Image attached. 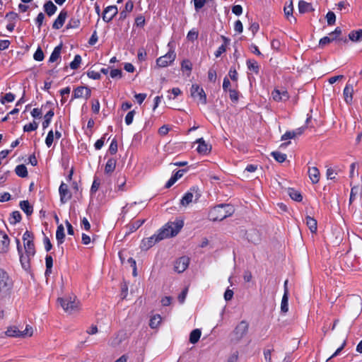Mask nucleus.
Instances as JSON below:
<instances>
[{"mask_svg":"<svg viewBox=\"0 0 362 362\" xmlns=\"http://www.w3.org/2000/svg\"><path fill=\"white\" fill-rule=\"evenodd\" d=\"M184 226L182 220L176 219L167 223L158 232V239H166L175 236Z\"/></svg>","mask_w":362,"mask_h":362,"instance_id":"f257e3e1","label":"nucleus"},{"mask_svg":"<svg viewBox=\"0 0 362 362\" xmlns=\"http://www.w3.org/2000/svg\"><path fill=\"white\" fill-rule=\"evenodd\" d=\"M233 212V207L227 204L218 205L209 212V218L212 221H222Z\"/></svg>","mask_w":362,"mask_h":362,"instance_id":"f03ea898","label":"nucleus"},{"mask_svg":"<svg viewBox=\"0 0 362 362\" xmlns=\"http://www.w3.org/2000/svg\"><path fill=\"white\" fill-rule=\"evenodd\" d=\"M58 301L60 303L64 310L69 314L76 313L81 309V303L75 296L59 298Z\"/></svg>","mask_w":362,"mask_h":362,"instance_id":"7ed1b4c3","label":"nucleus"},{"mask_svg":"<svg viewBox=\"0 0 362 362\" xmlns=\"http://www.w3.org/2000/svg\"><path fill=\"white\" fill-rule=\"evenodd\" d=\"M34 332L33 327L27 325L23 330L17 327H11L7 329L6 334L11 337L28 338L33 336Z\"/></svg>","mask_w":362,"mask_h":362,"instance_id":"20e7f679","label":"nucleus"},{"mask_svg":"<svg viewBox=\"0 0 362 362\" xmlns=\"http://www.w3.org/2000/svg\"><path fill=\"white\" fill-rule=\"evenodd\" d=\"M190 95L194 100L199 105L206 104V95L202 88L197 84H193L190 88Z\"/></svg>","mask_w":362,"mask_h":362,"instance_id":"39448f33","label":"nucleus"},{"mask_svg":"<svg viewBox=\"0 0 362 362\" xmlns=\"http://www.w3.org/2000/svg\"><path fill=\"white\" fill-rule=\"evenodd\" d=\"M248 327V323L246 321H241L238 323L232 334L233 340L240 341L243 339L247 333Z\"/></svg>","mask_w":362,"mask_h":362,"instance_id":"423d86ee","label":"nucleus"},{"mask_svg":"<svg viewBox=\"0 0 362 362\" xmlns=\"http://www.w3.org/2000/svg\"><path fill=\"white\" fill-rule=\"evenodd\" d=\"M176 58V53L174 50H170L166 54L160 57L156 60V65L163 68L170 65Z\"/></svg>","mask_w":362,"mask_h":362,"instance_id":"0eeeda50","label":"nucleus"},{"mask_svg":"<svg viewBox=\"0 0 362 362\" xmlns=\"http://www.w3.org/2000/svg\"><path fill=\"white\" fill-rule=\"evenodd\" d=\"M23 240L24 245L25 252L28 255H35V250L33 240L32 234L29 231H25L23 235Z\"/></svg>","mask_w":362,"mask_h":362,"instance_id":"6e6552de","label":"nucleus"},{"mask_svg":"<svg viewBox=\"0 0 362 362\" xmlns=\"http://www.w3.org/2000/svg\"><path fill=\"white\" fill-rule=\"evenodd\" d=\"M12 286V281L8 274L3 269H0V291L6 292L8 291Z\"/></svg>","mask_w":362,"mask_h":362,"instance_id":"1a4fd4ad","label":"nucleus"},{"mask_svg":"<svg viewBox=\"0 0 362 362\" xmlns=\"http://www.w3.org/2000/svg\"><path fill=\"white\" fill-rule=\"evenodd\" d=\"M91 90L89 88L86 86H79L74 89L73 92L74 98H85L87 100L90 97Z\"/></svg>","mask_w":362,"mask_h":362,"instance_id":"9d476101","label":"nucleus"},{"mask_svg":"<svg viewBox=\"0 0 362 362\" xmlns=\"http://www.w3.org/2000/svg\"><path fill=\"white\" fill-rule=\"evenodd\" d=\"M189 264V259L187 257H182L175 261L174 269L178 273H182L187 269Z\"/></svg>","mask_w":362,"mask_h":362,"instance_id":"9b49d317","label":"nucleus"},{"mask_svg":"<svg viewBox=\"0 0 362 362\" xmlns=\"http://www.w3.org/2000/svg\"><path fill=\"white\" fill-rule=\"evenodd\" d=\"M118 9L116 6H109L105 8L103 19L105 22H110L117 13Z\"/></svg>","mask_w":362,"mask_h":362,"instance_id":"f8f14e48","label":"nucleus"},{"mask_svg":"<svg viewBox=\"0 0 362 362\" xmlns=\"http://www.w3.org/2000/svg\"><path fill=\"white\" fill-rule=\"evenodd\" d=\"M59 192L60 194V201L62 204L66 203L71 199V194L69 190V187L66 184L62 182L59 187Z\"/></svg>","mask_w":362,"mask_h":362,"instance_id":"ddd939ff","label":"nucleus"},{"mask_svg":"<svg viewBox=\"0 0 362 362\" xmlns=\"http://www.w3.org/2000/svg\"><path fill=\"white\" fill-rule=\"evenodd\" d=\"M10 240L8 235L0 231V254L6 253L9 250Z\"/></svg>","mask_w":362,"mask_h":362,"instance_id":"4468645a","label":"nucleus"},{"mask_svg":"<svg viewBox=\"0 0 362 362\" xmlns=\"http://www.w3.org/2000/svg\"><path fill=\"white\" fill-rule=\"evenodd\" d=\"M125 339V334L118 332L113 335L108 341V344L111 347H117Z\"/></svg>","mask_w":362,"mask_h":362,"instance_id":"2eb2a0df","label":"nucleus"},{"mask_svg":"<svg viewBox=\"0 0 362 362\" xmlns=\"http://www.w3.org/2000/svg\"><path fill=\"white\" fill-rule=\"evenodd\" d=\"M198 199V194L196 193L194 195L193 192H187L182 199L180 200V205L182 206L186 207L189 204L192 203L194 201H197Z\"/></svg>","mask_w":362,"mask_h":362,"instance_id":"dca6fc26","label":"nucleus"},{"mask_svg":"<svg viewBox=\"0 0 362 362\" xmlns=\"http://www.w3.org/2000/svg\"><path fill=\"white\" fill-rule=\"evenodd\" d=\"M272 98L275 101H286L289 96L288 92L285 90L275 89L272 93Z\"/></svg>","mask_w":362,"mask_h":362,"instance_id":"f3484780","label":"nucleus"},{"mask_svg":"<svg viewBox=\"0 0 362 362\" xmlns=\"http://www.w3.org/2000/svg\"><path fill=\"white\" fill-rule=\"evenodd\" d=\"M341 33V30L337 28L333 33H331L329 36H326L322 37L320 40V45L325 46L327 44L332 42L334 39H336Z\"/></svg>","mask_w":362,"mask_h":362,"instance_id":"a211bd4d","label":"nucleus"},{"mask_svg":"<svg viewBox=\"0 0 362 362\" xmlns=\"http://www.w3.org/2000/svg\"><path fill=\"white\" fill-rule=\"evenodd\" d=\"M288 281L284 282L285 291L281 303V311L286 313L288 311V291L286 288Z\"/></svg>","mask_w":362,"mask_h":362,"instance_id":"6ab92c4d","label":"nucleus"},{"mask_svg":"<svg viewBox=\"0 0 362 362\" xmlns=\"http://www.w3.org/2000/svg\"><path fill=\"white\" fill-rule=\"evenodd\" d=\"M196 142L198 144L197 148L198 153L206 155L210 152L211 148V146L208 145L202 138L198 139Z\"/></svg>","mask_w":362,"mask_h":362,"instance_id":"aec40b11","label":"nucleus"},{"mask_svg":"<svg viewBox=\"0 0 362 362\" xmlns=\"http://www.w3.org/2000/svg\"><path fill=\"white\" fill-rule=\"evenodd\" d=\"M66 17H67V12L64 11H62L59 13L58 17L54 21V22L52 25V28L54 29H57V30L61 28L63 26V25L66 19Z\"/></svg>","mask_w":362,"mask_h":362,"instance_id":"412c9836","label":"nucleus"},{"mask_svg":"<svg viewBox=\"0 0 362 362\" xmlns=\"http://www.w3.org/2000/svg\"><path fill=\"white\" fill-rule=\"evenodd\" d=\"M162 240L163 239H158V233L155 234L148 238L144 239L141 243V247L144 249H148L152 247L156 243Z\"/></svg>","mask_w":362,"mask_h":362,"instance_id":"4be33fe9","label":"nucleus"},{"mask_svg":"<svg viewBox=\"0 0 362 362\" xmlns=\"http://www.w3.org/2000/svg\"><path fill=\"white\" fill-rule=\"evenodd\" d=\"M309 178L313 184H317L320 181V173L317 168L311 167L308 169Z\"/></svg>","mask_w":362,"mask_h":362,"instance_id":"5701e85b","label":"nucleus"},{"mask_svg":"<svg viewBox=\"0 0 362 362\" xmlns=\"http://www.w3.org/2000/svg\"><path fill=\"white\" fill-rule=\"evenodd\" d=\"M34 255H28L27 252L25 254L20 255V261L22 265V267L25 270H28L30 267V259Z\"/></svg>","mask_w":362,"mask_h":362,"instance_id":"b1692460","label":"nucleus"},{"mask_svg":"<svg viewBox=\"0 0 362 362\" xmlns=\"http://www.w3.org/2000/svg\"><path fill=\"white\" fill-rule=\"evenodd\" d=\"M304 132L303 127L298 128L292 132H287L281 136L282 140H286L288 139H294L296 136L301 135Z\"/></svg>","mask_w":362,"mask_h":362,"instance_id":"393cba45","label":"nucleus"},{"mask_svg":"<svg viewBox=\"0 0 362 362\" xmlns=\"http://www.w3.org/2000/svg\"><path fill=\"white\" fill-rule=\"evenodd\" d=\"M293 1L291 0L288 2L286 3V6L284 8V11L286 17L291 21L290 18L293 20V21H296V18L293 17Z\"/></svg>","mask_w":362,"mask_h":362,"instance_id":"a878e982","label":"nucleus"},{"mask_svg":"<svg viewBox=\"0 0 362 362\" xmlns=\"http://www.w3.org/2000/svg\"><path fill=\"white\" fill-rule=\"evenodd\" d=\"M353 87L347 85L344 89V98L346 103H350L353 98Z\"/></svg>","mask_w":362,"mask_h":362,"instance_id":"bb28decb","label":"nucleus"},{"mask_svg":"<svg viewBox=\"0 0 362 362\" xmlns=\"http://www.w3.org/2000/svg\"><path fill=\"white\" fill-rule=\"evenodd\" d=\"M116 163H117V161L115 159L110 158L105 164V173L107 174L112 173L115 169Z\"/></svg>","mask_w":362,"mask_h":362,"instance_id":"cd10ccee","label":"nucleus"},{"mask_svg":"<svg viewBox=\"0 0 362 362\" xmlns=\"http://www.w3.org/2000/svg\"><path fill=\"white\" fill-rule=\"evenodd\" d=\"M306 225L309 228L311 233H314L317 231V221L310 216H307L305 218Z\"/></svg>","mask_w":362,"mask_h":362,"instance_id":"c85d7f7f","label":"nucleus"},{"mask_svg":"<svg viewBox=\"0 0 362 362\" xmlns=\"http://www.w3.org/2000/svg\"><path fill=\"white\" fill-rule=\"evenodd\" d=\"M312 6L310 4L304 1H300L298 3V11L301 13H304L308 11H312Z\"/></svg>","mask_w":362,"mask_h":362,"instance_id":"c756f323","label":"nucleus"},{"mask_svg":"<svg viewBox=\"0 0 362 362\" xmlns=\"http://www.w3.org/2000/svg\"><path fill=\"white\" fill-rule=\"evenodd\" d=\"M62 47V45H59L54 48L49 57V62H54L60 57Z\"/></svg>","mask_w":362,"mask_h":362,"instance_id":"7c9ffc66","label":"nucleus"},{"mask_svg":"<svg viewBox=\"0 0 362 362\" xmlns=\"http://www.w3.org/2000/svg\"><path fill=\"white\" fill-rule=\"evenodd\" d=\"M44 8L45 11L49 16H52L57 11V6L50 1L44 5Z\"/></svg>","mask_w":362,"mask_h":362,"instance_id":"2f4dec72","label":"nucleus"},{"mask_svg":"<svg viewBox=\"0 0 362 362\" xmlns=\"http://www.w3.org/2000/svg\"><path fill=\"white\" fill-rule=\"evenodd\" d=\"M356 314H359L362 310V299L360 296H354L352 299Z\"/></svg>","mask_w":362,"mask_h":362,"instance_id":"473e14b6","label":"nucleus"},{"mask_svg":"<svg viewBox=\"0 0 362 362\" xmlns=\"http://www.w3.org/2000/svg\"><path fill=\"white\" fill-rule=\"evenodd\" d=\"M64 228L62 224H60L58 226L56 232V238L59 244H62L64 242Z\"/></svg>","mask_w":362,"mask_h":362,"instance_id":"72a5a7b5","label":"nucleus"},{"mask_svg":"<svg viewBox=\"0 0 362 362\" xmlns=\"http://www.w3.org/2000/svg\"><path fill=\"white\" fill-rule=\"evenodd\" d=\"M248 240L252 243H257L260 240V235L258 232L252 230L247 234Z\"/></svg>","mask_w":362,"mask_h":362,"instance_id":"f704fd0d","label":"nucleus"},{"mask_svg":"<svg viewBox=\"0 0 362 362\" xmlns=\"http://www.w3.org/2000/svg\"><path fill=\"white\" fill-rule=\"evenodd\" d=\"M202 332L200 329H196L191 332L189 334V341L192 344H196L200 339Z\"/></svg>","mask_w":362,"mask_h":362,"instance_id":"c9c22d12","label":"nucleus"},{"mask_svg":"<svg viewBox=\"0 0 362 362\" xmlns=\"http://www.w3.org/2000/svg\"><path fill=\"white\" fill-rule=\"evenodd\" d=\"M161 320L162 318L160 315H155L151 318L149 326L152 329H156L160 325Z\"/></svg>","mask_w":362,"mask_h":362,"instance_id":"e433bc0d","label":"nucleus"},{"mask_svg":"<svg viewBox=\"0 0 362 362\" xmlns=\"http://www.w3.org/2000/svg\"><path fill=\"white\" fill-rule=\"evenodd\" d=\"M192 69V64L190 61L185 59L183 60L181 64V69L183 72H187V75L189 76Z\"/></svg>","mask_w":362,"mask_h":362,"instance_id":"4c0bfd02","label":"nucleus"},{"mask_svg":"<svg viewBox=\"0 0 362 362\" xmlns=\"http://www.w3.org/2000/svg\"><path fill=\"white\" fill-rule=\"evenodd\" d=\"M21 209L27 214L30 215L33 213V207L28 201H22L20 203Z\"/></svg>","mask_w":362,"mask_h":362,"instance_id":"58836bf2","label":"nucleus"},{"mask_svg":"<svg viewBox=\"0 0 362 362\" xmlns=\"http://www.w3.org/2000/svg\"><path fill=\"white\" fill-rule=\"evenodd\" d=\"M16 173L21 177H25L28 175V170L24 165H17L15 169Z\"/></svg>","mask_w":362,"mask_h":362,"instance_id":"ea45409f","label":"nucleus"},{"mask_svg":"<svg viewBox=\"0 0 362 362\" xmlns=\"http://www.w3.org/2000/svg\"><path fill=\"white\" fill-rule=\"evenodd\" d=\"M288 195L294 201L300 202L303 199L301 194L298 191L293 189H288Z\"/></svg>","mask_w":362,"mask_h":362,"instance_id":"a19ab883","label":"nucleus"},{"mask_svg":"<svg viewBox=\"0 0 362 362\" xmlns=\"http://www.w3.org/2000/svg\"><path fill=\"white\" fill-rule=\"evenodd\" d=\"M349 37L351 41H358L362 37V30L352 31L349 33Z\"/></svg>","mask_w":362,"mask_h":362,"instance_id":"79ce46f5","label":"nucleus"},{"mask_svg":"<svg viewBox=\"0 0 362 362\" xmlns=\"http://www.w3.org/2000/svg\"><path fill=\"white\" fill-rule=\"evenodd\" d=\"M45 263H46V271H45V275H49L51 274L52 272V267L53 264V259L51 256H47L45 258Z\"/></svg>","mask_w":362,"mask_h":362,"instance_id":"37998d69","label":"nucleus"},{"mask_svg":"<svg viewBox=\"0 0 362 362\" xmlns=\"http://www.w3.org/2000/svg\"><path fill=\"white\" fill-rule=\"evenodd\" d=\"M53 116H54V112L52 110H49L45 115V121L42 123V127L44 129H46L49 125L50 121Z\"/></svg>","mask_w":362,"mask_h":362,"instance_id":"c03bdc74","label":"nucleus"},{"mask_svg":"<svg viewBox=\"0 0 362 362\" xmlns=\"http://www.w3.org/2000/svg\"><path fill=\"white\" fill-rule=\"evenodd\" d=\"M272 156L273 158L278 162L282 163L284 162L286 158V155L284 153H281L278 151H274L272 153Z\"/></svg>","mask_w":362,"mask_h":362,"instance_id":"a18cd8bd","label":"nucleus"},{"mask_svg":"<svg viewBox=\"0 0 362 362\" xmlns=\"http://www.w3.org/2000/svg\"><path fill=\"white\" fill-rule=\"evenodd\" d=\"M81 63V57L80 55H76L74 59L70 63V67L72 69H77Z\"/></svg>","mask_w":362,"mask_h":362,"instance_id":"49530a36","label":"nucleus"},{"mask_svg":"<svg viewBox=\"0 0 362 362\" xmlns=\"http://www.w3.org/2000/svg\"><path fill=\"white\" fill-rule=\"evenodd\" d=\"M247 68L250 70L253 71L255 73L258 72L259 66H258L257 62L256 61L248 60L247 62Z\"/></svg>","mask_w":362,"mask_h":362,"instance_id":"de8ad7c7","label":"nucleus"},{"mask_svg":"<svg viewBox=\"0 0 362 362\" xmlns=\"http://www.w3.org/2000/svg\"><path fill=\"white\" fill-rule=\"evenodd\" d=\"M21 219V216L18 211H13L10 218V223L11 224H16L18 223Z\"/></svg>","mask_w":362,"mask_h":362,"instance_id":"09e8293b","label":"nucleus"},{"mask_svg":"<svg viewBox=\"0 0 362 362\" xmlns=\"http://www.w3.org/2000/svg\"><path fill=\"white\" fill-rule=\"evenodd\" d=\"M37 127H38V124L34 121L31 123L25 124L23 127V130H24V132H28L36 130L37 129Z\"/></svg>","mask_w":362,"mask_h":362,"instance_id":"8fccbe9b","label":"nucleus"},{"mask_svg":"<svg viewBox=\"0 0 362 362\" xmlns=\"http://www.w3.org/2000/svg\"><path fill=\"white\" fill-rule=\"evenodd\" d=\"M326 19L328 25H333L336 21V16L332 11H329L326 15Z\"/></svg>","mask_w":362,"mask_h":362,"instance_id":"3c124183","label":"nucleus"},{"mask_svg":"<svg viewBox=\"0 0 362 362\" xmlns=\"http://www.w3.org/2000/svg\"><path fill=\"white\" fill-rule=\"evenodd\" d=\"M15 99V96L13 93H6L4 97L0 100V102L2 103V104H4L6 102H8V103H11V102H13Z\"/></svg>","mask_w":362,"mask_h":362,"instance_id":"603ef678","label":"nucleus"},{"mask_svg":"<svg viewBox=\"0 0 362 362\" xmlns=\"http://www.w3.org/2000/svg\"><path fill=\"white\" fill-rule=\"evenodd\" d=\"M168 93H171L173 95V97L168 95V98L169 100H174L177 96L180 95L182 93L181 90L179 88H173L170 91L168 92Z\"/></svg>","mask_w":362,"mask_h":362,"instance_id":"864d4df0","label":"nucleus"},{"mask_svg":"<svg viewBox=\"0 0 362 362\" xmlns=\"http://www.w3.org/2000/svg\"><path fill=\"white\" fill-rule=\"evenodd\" d=\"M54 141V132L51 130L48 132L47 138L45 139V144L47 147H50Z\"/></svg>","mask_w":362,"mask_h":362,"instance_id":"5fc2aeb1","label":"nucleus"},{"mask_svg":"<svg viewBox=\"0 0 362 362\" xmlns=\"http://www.w3.org/2000/svg\"><path fill=\"white\" fill-rule=\"evenodd\" d=\"M134 115H135L134 110H132L127 113V115L125 117V123L127 125H130L132 123Z\"/></svg>","mask_w":362,"mask_h":362,"instance_id":"6e6d98bb","label":"nucleus"},{"mask_svg":"<svg viewBox=\"0 0 362 362\" xmlns=\"http://www.w3.org/2000/svg\"><path fill=\"white\" fill-rule=\"evenodd\" d=\"M110 75L112 78H120L122 77V71L120 69H112L110 72Z\"/></svg>","mask_w":362,"mask_h":362,"instance_id":"4d7b16f0","label":"nucleus"},{"mask_svg":"<svg viewBox=\"0 0 362 362\" xmlns=\"http://www.w3.org/2000/svg\"><path fill=\"white\" fill-rule=\"evenodd\" d=\"M33 57L36 61H39V62L42 61L44 59V54L40 48H38L36 50V52L34 54Z\"/></svg>","mask_w":362,"mask_h":362,"instance_id":"13d9d810","label":"nucleus"},{"mask_svg":"<svg viewBox=\"0 0 362 362\" xmlns=\"http://www.w3.org/2000/svg\"><path fill=\"white\" fill-rule=\"evenodd\" d=\"M109 151L111 154H115L117 151V143L115 139H113L110 144Z\"/></svg>","mask_w":362,"mask_h":362,"instance_id":"bf43d9fd","label":"nucleus"},{"mask_svg":"<svg viewBox=\"0 0 362 362\" xmlns=\"http://www.w3.org/2000/svg\"><path fill=\"white\" fill-rule=\"evenodd\" d=\"M87 75L89 78L94 79V80H98V79L100 78V73L95 71H88L87 72Z\"/></svg>","mask_w":362,"mask_h":362,"instance_id":"052dcab7","label":"nucleus"},{"mask_svg":"<svg viewBox=\"0 0 362 362\" xmlns=\"http://www.w3.org/2000/svg\"><path fill=\"white\" fill-rule=\"evenodd\" d=\"M327 178L329 180H334L336 177L337 173L332 168H328L326 173Z\"/></svg>","mask_w":362,"mask_h":362,"instance_id":"680f3d73","label":"nucleus"},{"mask_svg":"<svg viewBox=\"0 0 362 362\" xmlns=\"http://www.w3.org/2000/svg\"><path fill=\"white\" fill-rule=\"evenodd\" d=\"M92 110L94 113H98L100 110V103L98 100H94L92 103Z\"/></svg>","mask_w":362,"mask_h":362,"instance_id":"e2e57ef3","label":"nucleus"},{"mask_svg":"<svg viewBox=\"0 0 362 362\" xmlns=\"http://www.w3.org/2000/svg\"><path fill=\"white\" fill-rule=\"evenodd\" d=\"M126 183V180L124 177H119L118 178V184H117V189L119 191H123L124 190V186Z\"/></svg>","mask_w":362,"mask_h":362,"instance_id":"0e129e2a","label":"nucleus"},{"mask_svg":"<svg viewBox=\"0 0 362 362\" xmlns=\"http://www.w3.org/2000/svg\"><path fill=\"white\" fill-rule=\"evenodd\" d=\"M136 26L143 27L145 24V18L143 16H139L135 20Z\"/></svg>","mask_w":362,"mask_h":362,"instance_id":"69168bd1","label":"nucleus"},{"mask_svg":"<svg viewBox=\"0 0 362 362\" xmlns=\"http://www.w3.org/2000/svg\"><path fill=\"white\" fill-rule=\"evenodd\" d=\"M234 30L238 33H241L243 30V26L240 21H236L234 25Z\"/></svg>","mask_w":362,"mask_h":362,"instance_id":"338daca9","label":"nucleus"},{"mask_svg":"<svg viewBox=\"0 0 362 362\" xmlns=\"http://www.w3.org/2000/svg\"><path fill=\"white\" fill-rule=\"evenodd\" d=\"M208 78L210 81L215 82L216 79V71L214 69H210L208 72Z\"/></svg>","mask_w":362,"mask_h":362,"instance_id":"774afa93","label":"nucleus"}]
</instances>
